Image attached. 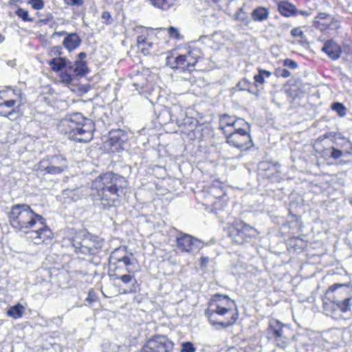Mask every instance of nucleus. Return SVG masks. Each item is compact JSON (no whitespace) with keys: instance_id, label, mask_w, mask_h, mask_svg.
Listing matches in <instances>:
<instances>
[{"instance_id":"1","label":"nucleus","mask_w":352,"mask_h":352,"mask_svg":"<svg viewBox=\"0 0 352 352\" xmlns=\"http://www.w3.org/2000/svg\"><path fill=\"white\" fill-rule=\"evenodd\" d=\"M126 186L124 177L108 172L96 178L91 187L90 195L104 206L111 207L118 200L119 192Z\"/></svg>"},{"instance_id":"2","label":"nucleus","mask_w":352,"mask_h":352,"mask_svg":"<svg viewBox=\"0 0 352 352\" xmlns=\"http://www.w3.org/2000/svg\"><path fill=\"white\" fill-rule=\"evenodd\" d=\"M352 285L336 283L331 285L322 297L323 309L327 315L338 311L345 313L351 309Z\"/></svg>"},{"instance_id":"3","label":"nucleus","mask_w":352,"mask_h":352,"mask_svg":"<svg viewBox=\"0 0 352 352\" xmlns=\"http://www.w3.org/2000/svg\"><path fill=\"white\" fill-rule=\"evenodd\" d=\"M60 130L71 140L79 142H88L93 138L94 124L81 113H76L60 121Z\"/></svg>"},{"instance_id":"4","label":"nucleus","mask_w":352,"mask_h":352,"mask_svg":"<svg viewBox=\"0 0 352 352\" xmlns=\"http://www.w3.org/2000/svg\"><path fill=\"white\" fill-rule=\"evenodd\" d=\"M8 221L16 232L25 234L37 225L38 221H43V217L28 204H15L8 213Z\"/></svg>"},{"instance_id":"5","label":"nucleus","mask_w":352,"mask_h":352,"mask_svg":"<svg viewBox=\"0 0 352 352\" xmlns=\"http://www.w3.org/2000/svg\"><path fill=\"white\" fill-rule=\"evenodd\" d=\"M69 241L74 252L82 255H96L104 245L102 239L89 233H76Z\"/></svg>"},{"instance_id":"6","label":"nucleus","mask_w":352,"mask_h":352,"mask_svg":"<svg viewBox=\"0 0 352 352\" xmlns=\"http://www.w3.org/2000/svg\"><path fill=\"white\" fill-rule=\"evenodd\" d=\"M324 155L339 164H346L352 156V142L344 137L337 138L331 146L324 150Z\"/></svg>"},{"instance_id":"7","label":"nucleus","mask_w":352,"mask_h":352,"mask_svg":"<svg viewBox=\"0 0 352 352\" xmlns=\"http://www.w3.org/2000/svg\"><path fill=\"white\" fill-rule=\"evenodd\" d=\"M258 234L253 227L243 221L235 222L228 228V236L232 241L238 245L252 241Z\"/></svg>"},{"instance_id":"8","label":"nucleus","mask_w":352,"mask_h":352,"mask_svg":"<svg viewBox=\"0 0 352 352\" xmlns=\"http://www.w3.org/2000/svg\"><path fill=\"white\" fill-rule=\"evenodd\" d=\"M67 167V160L63 155H52L38 163L37 171L38 174L56 175L61 174Z\"/></svg>"},{"instance_id":"9","label":"nucleus","mask_w":352,"mask_h":352,"mask_svg":"<svg viewBox=\"0 0 352 352\" xmlns=\"http://www.w3.org/2000/svg\"><path fill=\"white\" fill-rule=\"evenodd\" d=\"M226 136V142L241 151H247L253 146L250 131L247 129H238L236 131H230Z\"/></svg>"},{"instance_id":"10","label":"nucleus","mask_w":352,"mask_h":352,"mask_svg":"<svg viewBox=\"0 0 352 352\" xmlns=\"http://www.w3.org/2000/svg\"><path fill=\"white\" fill-rule=\"evenodd\" d=\"M173 343L166 336L157 335L148 339L141 352H170Z\"/></svg>"},{"instance_id":"11","label":"nucleus","mask_w":352,"mask_h":352,"mask_svg":"<svg viewBox=\"0 0 352 352\" xmlns=\"http://www.w3.org/2000/svg\"><path fill=\"white\" fill-rule=\"evenodd\" d=\"M176 241L177 248L184 252L195 254L204 247L203 242L199 239L185 233H180Z\"/></svg>"},{"instance_id":"12","label":"nucleus","mask_w":352,"mask_h":352,"mask_svg":"<svg viewBox=\"0 0 352 352\" xmlns=\"http://www.w3.org/2000/svg\"><path fill=\"white\" fill-rule=\"evenodd\" d=\"M37 225L39 226L36 229H30L25 234L28 239L31 240L34 243L39 245L46 242L48 240H52L53 237V232L45 225V219L43 217V221H38Z\"/></svg>"},{"instance_id":"13","label":"nucleus","mask_w":352,"mask_h":352,"mask_svg":"<svg viewBox=\"0 0 352 352\" xmlns=\"http://www.w3.org/2000/svg\"><path fill=\"white\" fill-rule=\"evenodd\" d=\"M135 272H127L126 271L114 272L115 279L120 280L125 286L123 293H135L140 289V285L134 276Z\"/></svg>"},{"instance_id":"14","label":"nucleus","mask_w":352,"mask_h":352,"mask_svg":"<svg viewBox=\"0 0 352 352\" xmlns=\"http://www.w3.org/2000/svg\"><path fill=\"white\" fill-rule=\"evenodd\" d=\"M136 259L133 254L128 251L122 256L110 265L111 270L114 272L126 271L127 272H135Z\"/></svg>"},{"instance_id":"15","label":"nucleus","mask_w":352,"mask_h":352,"mask_svg":"<svg viewBox=\"0 0 352 352\" xmlns=\"http://www.w3.org/2000/svg\"><path fill=\"white\" fill-rule=\"evenodd\" d=\"M166 65L173 69H182V71H193L191 65L188 64V58L185 54L177 56H168L166 58Z\"/></svg>"},{"instance_id":"16","label":"nucleus","mask_w":352,"mask_h":352,"mask_svg":"<svg viewBox=\"0 0 352 352\" xmlns=\"http://www.w3.org/2000/svg\"><path fill=\"white\" fill-rule=\"evenodd\" d=\"M284 325L281 324L277 320H272L270 322L269 329L272 333L274 337L276 344L278 347L285 349L286 348L287 341V338L283 335V327Z\"/></svg>"},{"instance_id":"17","label":"nucleus","mask_w":352,"mask_h":352,"mask_svg":"<svg viewBox=\"0 0 352 352\" xmlns=\"http://www.w3.org/2000/svg\"><path fill=\"white\" fill-rule=\"evenodd\" d=\"M278 10L283 16L286 17L295 16L298 14L307 16L310 14L307 10H298L294 4L287 1L278 2Z\"/></svg>"},{"instance_id":"18","label":"nucleus","mask_w":352,"mask_h":352,"mask_svg":"<svg viewBox=\"0 0 352 352\" xmlns=\"http://www.w3.org/2000/svg\"><path fill=\"white\" fill-rule=\"evenodd\" d=\"M16 104L14 100H9L0 103V116L14 120L19 117V113L13 107Z\"/></svg>"},{"instance_id":"19","label":"nucleus","mask_w":352,"mask_h":352,"mask_svg":"<svg viewBox=\"0 0 352 352\" xmlns=\"http://www.w3.org/2000/svg\"><path fill=\"white\" fill-rule=\"evenodd\" d=\"M322 51L333 60H338L342 52L340 46L332 40L327 41L324 43Z\"/></svg>"},{"instance_id":"20","label":"nucleus","mask_w":352,"mask_h":352,"mask_svg":"<svg viewBox=\"0 0 352 352\" xmlns=\"http://www.w3.org/2000/svg\"><path fill=\"white\" fill-rule=\"evenodd\" d=\"M167 113L170 116V121L175 122L179 126L186 124L187 122L184 119L186 112L181 106L173 105Z\"/></svg>"},{"instance_id":"21","label":"nucleus","mask_w":352,"mask_h":352,"mask_svg":"<svg viewBox=\"0 0 352 352\" xmlns=\"http://www.w3.org/2000/svg\"><path fill=\"white\" fill-rule=\"evenodd\" d=\"M238 318V314L237 313H231V317L230 320L227 321H223V322H217L214 320L213 318V312L208 313V320L209 322L216 329H226L230 326H232L237 320Z\"/></svg>"},{"instance_id":"22","label":"nucleus","mask_w":352,"mask_h":352,"mask_svg":"<svg viewBox=\"0 0 352 352\" xmlns=\"http://www.w3.org/2000/svg\"><path fill=\"white\" fill-rule=\"evenodd\" d=\"M48 64L55 72H60L65 67L69 69L73 68L72 63L63 57L54 58L48 62Z\"/></svg>"},{"instance_id":"23","label":"nucleus","mask_w":352,"mask_h":352,"mask_svg":"<svg viewBox=\"0 0 352 352\" xmlns=\"http://www.w3.org/2000/svg\"><path fill=\"white\" fill-rule=\"evenodd\" d=\"M81 38L76 33H69L63 41V45L69 51L74 50L80 45Z\"/></svg>"},{"instance_id":"24","label":"nucleus","mask_w":352,"mask_h":352,"mask_svg":"<svg viewBox=\"0 0 352 352\" xmlns=\"http://www.w3.org/2000/svg\"><path fill=\"white\" fill-rule=\"evenodd\" d=\"M270 16V10L267 8L258 6L254 8L252 13V19L256 22H262L267 20Z\"/></svg>"},{"instance_id":"25","label":"nucleus","mask_w":352,"mask_h":352,"mask_svg":"<svg viewBox=\"0 0 352 352\" xmlns=\"http://www.w3.org/2000/svg\"><path fill=\"white\" fill-rule=\"evenodd\" d=\"M186 57L188 58V64L191 65L193 70L195 69V65L197 63L198 60L202 58V52L200 49L197 47L191 48L186 54Z\"/></svg>"},{"instance_id":"26","label":"nucleus","mask_w":352,"mask_h":352,"mask_svg":"<svg viewBox=\"0 0 352 352\" xmlns=\"http://www.w3.org/2000/svg\"><path fill=\"white\" fill-rule=\"evenodd\" d=\"M73 69L76 75L82 76L88 72L87 63L84 60H75L72 63Z\"/></svg>"},{"instance_id":"27","label":"nucleus","mask_w":352,"mask_h":352,"mask_svg":"<svg viewBox=\"0 0 352 352\" xmlns=\"http://www.w3.org/2000/svg\"><path fill=\"white\" fill-rule=\"evenodd\" d=\"M127 252L126 247H120L118 248L115 249L113 252H111L109 258V265H112L113 263H115L116 261H118L120 260L121 256L124 254H126Z\"/></svg>"},{"instance_id":"28","label":"nucleus","mask_w":352,"mask_h":352,"mask_svg":"<svg viewBox=\"0 0 352 352\" xmlns=\"http://www.w3.org/2000/svg\"><path fill=\"white\" fill-rule=\"evenodd\" d=\"M234 118H231L228 114H223L220 119V129L223 131L225 135L228 134L226 130V127H233L234 125Z\"/></svg>"},{"instance_id":"29","label":"nucleus","mask_w":352,"mask_h":352,"mask_svg":"<svg viewBox=\"0 0 352 352\" xmlns=\"http://www.w3.org/2000/svg\"><path fill=\"white\" fill-rule=\"evenodd\" d=\"M24 311V307L21 304H17L11 307L7 311L8 316L17 319L22 316Z\"/></svg>"},{"instance_id":"30","label":"nucleus","mask_w":352,"mask_h":352,"mask_svg":"<svg viewBox=\"0 0 352 352\" xmlns=\"http://www.w3.org/2000/svg\"><path fill=\"white\" fill-rule=\"evenodd\" d=\"M272 75V73L269 71L258 69V74L255 75L254 78L255 80L256 86L257 84L263 85L265 82V78H269Z\"/></svg>"},{"instance_id":"31","label":"nucleus","mask_w":352,"mask_h":352,"mask_svg":"<svg viewBox=\"0 0 352 352\" xmlns=\"http://www.w3.org/2000/svg\"><path fill=\"white\" fill-rule=\"evenodd\" d=\"M213 312V317L214 314H219L220 316H224L227 314H230L232 312V309L230 306L228 305V307H222L220 305H217L215 309H208L206 311V315L208 317V313Z\"/></svg>"},{"instance_id":"32","label":"nucleus","mask_w":352,"mask_h":352,"mask_svg":"<svg viewBox=\"0 0 352 352\" xmlns=\"http://www.w3.org/2000/svg\"><path fill=\"white\" fill-rule=\"evenodd\" d=\"M151 4L162 10H167L173 3V0H150Z\"/></svg>"},{"instance_id":"33","label":"nucleus","mask_w":352,"mask_h":352,"mask_svg":"<svg viewBox=\"0 0 352 352\" xmlns=\"http://www.w3.org/2000/svg\"><path fill=\"white\" fill-rule=\"evenodd\" d=\"M331 109L335 111L340 117H344L346 114V107L338 102L331 104Z\"/></svg>"},{"instance_id":"34","label":"nucleus","mask_w":352,"mask_h":352,"mask_svg":"<svg viewBox=\"0 0 352 352\" xmlns=\"http://www.w3.org/2000/svg\"><path fill=\"white\" fill-rule=\"evenodd\" d=\"M234 125H233V131H236L238 129H247L250 131V124L241 118H236L234 120Z\"/></svg>"},{"instance_id":"35","label":"nucleus","mask_w":352,"mask_h":352,"mask_svg":"<svg viewBox=\"0 0 352 352\" xmlns=\"http://www.w3.org/2000/svg\"><path fill=\"white\" fill-rule=\"evenodd\" d=\"M110 140L112 142H124L126 139V135L122 131H113L110 133Z\"/></svg>"},{"instance_id":"36","label":"nucleus","mask_w":352,"mask_h":352,"mask_svg":"<svg viewBox=\"0 0 352 352\" xmlns=\"http://www.w3.org/2000/svg\"><path fill=\"white\" fill-rule=\"evenodd\" d=\"M196 348L191 342H184L180 352H195Z\"/></svg>"},{"instance_id":"37","label":"nucleus","mask_w":352,"mask_h":352,"mask_svg":"<svg viewBox=\"0 0 352 352\" xmlns=\"http://www.w3.org/2000/svg\"><path fill=\"white\" fill-rule=\"evenodd\" d=\"M168 33L170 38L177 40H182L183 38V36L179 33L178 30L175 27L170 26L168 28Z\"/></svg>"},{"instance_id":"38","label":"nucleus","mask_w":352,"mask_h":352,"mask_svg":"<svg viewBox=\"0 0 352 352\" xmlns=\"http://www.w3.org/2000/svg\"><path fill=\"white\" fill-rule=\"evenodd\" d=\"M16 13L19 17L25 21H33L32 19L28 17V12L23 8H19Z\"/></svg>"},{"instance_id":"39","label":"nucleus","mask_w":352,"mask_h":352,"mask_svg":"<svg viewBox=\"0 0 352 352\" xmlns=\"http://www.w3.org/2000/svg\"><path fill=\"white\" fill-rule=\"evenodd\" d=\"M234 19L236 21H240L242 24L245 25H248L250 23V19L245 14H235Z\"/></svg>"},{"instance_id":"40","label":"nucleus","mask_w":352,"mask_h":352,"mask_svg":"<svg viewBox=\"0 0 352 352\" xmlns=\"http://www.w3.org/2000/svg\"><path fill=\"white\" fill-rule=\"evenodd\" d=\"M28 3L34 10H41L44 7V3L43 0H30Z\"/></svg>"},{"instance_id":"41","label":"nucleus","mask_w":352,"mask_h":352,"mask_svg":"<svg viewBox=\"0 0 352 352\" xmlns=\"http://www.w3.org/2000/svg\"><path fill=\"white\" fill-rule=\"evenodd\" d=\"M60 78L61 81L67 85L71 84L73 80V78H72L71 74H69L67 72L61 73L60 75Z\"/></svg>"},{"instance_id":"42","label":"nucleus","mask_w":352,"mask_h":352,"mask_svg":"<svg viewBox=\"0 0 352 352\" xmlns=\"http://www.w3.org/2000/svg\"><path fill=\"white\" fill-rule=\"evenodd\" d=\"M291 35L294 38L298 37L301 39L305 38V34L300 28H293L291 30Z\"/></svg>"},{"instance_id":"43","label":"nucleus","mask_w":352,"mask_h":352,"mask_svg":"<svg viewBox=\"0 0 352 352\" xmlns=\"http://www.w3.org/2000/svg\"><path fill=\"white\" fill-rule=\"evenodd\" d=\"M283 65L292 69H295L298 67L297 63L289 58H286L285 60H284Z\"/></svg>"},{"instance_id":"44","label":"nucleus","mask_w":352,"mask_h":352,"mask_svg":"<svg viewBox=\"0 0 352 352\" xmlns=\"http://www.w3.org/2000/svg\"><path fill=\"white\" fill-rule=\"evenodd\" d=\"M101 19L102 20V22L107 25H109L111 23V15L110 12L107 11H104L102 13Z\"/></svg>"},{"instance_id":"45","label":"nucleus","mask_w":352,"mask_h":352,"mask_svg":"<svg viewBox=\"0 0 352 352\" xmlns=\"http://www.w3.org/2000/svg\"><path fill=\"white\" fill-rule=\"evenodd\" d=\"M40 21L43 23H47L53 19V15L50 12H47L45 14L39 15Z\"/></svg>"},{"instance_id":"46","label":"nucleus","mask_w":352,"mask_h":352,"mask_svg":"<svg viewBox=\"0 0 352 352\" xmlns=\"http://www.w3.org/2000/svg\"><path fill=\"white\" fill-rule=\"evenodd\" d=\"M51 54L52 55L58 56L60 57V56L63 54L62 47L59 45L53 47L51 49Z\"/></svg>"},{"instance_id":"47","label":"nucleus","mask_w":352,"mask_h":352,"mask_svg":"<svg viewBox=\"0 0 352 352\" xmlns=\"http://www.w3.org/2000/svg\"><path fill=\"white\" fill-rule=\"evenodd\" d=\"M145 83L143 81L138 80V79L135 80L133 82V86L137 90H142L144 87Z\"/></svg>"},{"instance_id":"48","label":"nucleus","mask_w":352,"mask_h":352,"mask_svg":"<svg viewBox=\"0 0 352 352\" xmlns=\"http://www.w3.org/2000/svg\"><path fill=\"white\" fill-rule=\"evenodd\" d=\"M146 43V38L144 35L138 36L137 38V43L138 45V47L141 50V47L144 46L145 43Z\"/></svg>"},{"instance_id":"49","label":"nucleus","mask_w":352,"mask_h":352,"mask_svg":"<svg viewBox=\"0 0 352 352\" xmlns=\"http://www.w3.org/2000/svg\"><path fill=\"white\" fill-rule=\"evenodd\" d=\"M65 3L68 5L80 6L84 3V0H65Z\"/></svg>"},{"instance_id":"50","label":"nucleus","mask_w":352,"mask_h":352,"mask_svg":"<svg viewBox=\"0 0 352 352\" xmlns=\"http://www.w3.org/2000/svg\"><path fill=\"white\" fill-rule=\"evenodd\" d=\"M152 47V43L147 42L145 43L144 46L141 47V51L144 54L148 52V49Z\"/></svg>"},{"instance_id":"51","label":"nucleus","mask_w":352,"mask_h":352,"mask_svg":"<svg viewBox=\"0 0 352 352\" xmlns=\"http://www.w3.org/2000/svg\"><path fill=\"white\" fill-rule=\"evenodd\" d=\"M280 76L283 78H287L291 76V72L287 69L280 70Z\"/></svg>"},{"instance_id":"52","label":"nucleus","mask_w":352,"mask_h":352,"mask_svg":"<svg viewBox=\"0 0 352 352\" xmlns=\"http://www.w3.org/2000/svg\"><path fill=\"white\" fill-rule=\"evenodd\" d=\"M209 259L206 256H202L200 258V265L201 267H206L208 263Z\"/></svg>"},{"instance_id":"53","label":"nucleus","mask_w":352,"mask_h":352,"mask_svg":"<svg viewBox=\"0 0 352 352\" xmlns=\"http://www.w3.org/2000/svg\"><path fill=\"white\" fill-rule=\"evenodd\" d=\"M217 297H223V299H226L228 301H229L230 302H231L232 304H233L234 305H235V302L234 300H230V298L228 297V296L227 295H223V296H221L219 294H217L214 295V298H217Z\"/></svg>"},{"instance_id":"54","label":"nucleus","mask_w":352,"mask_h":352,"mask_svg":"<svg viewBox=\"0 0 352 352\" xmlns=\"http://www.w3.org/2000/svg\"><path fill=\"white\" fill-rule=\"evenodd\" d=\"M245 84H249V82L247 80H243V81L239 82L238 87H239V89L241 90H245V87L243 86Z\"/></svg>"},{"instance_id":"55","label":"nucleus","mask_w":352,"mask_h":352,"mask_svg":"<svg viewBox=\"0 0 352 352\" xmlns=\"http://www.w3.org/2000/svg\"><path fill=\"white\" fill-rule=\"evenodd\" d=\"M329 16H330L329 14L325 12H320L318 14L317 18L319 19H324Z\"/></svg>"},{"instance_id":"56","label":"nucleus","mask_w":352,"mask_h":352,"mask_svg":"<svg viewBox=\"0 0 352 352\" xmlns=\"http://www.w3.org/2000/svg\"><path fill=\"white\" fill-rule=\"evenodd\" d=\"M68 33H67V32L65 31H62V32H55L53 33L52 37H54L55 36H63V35H66Z\"/></svg>"},{"instance_id":"57","label":"nucleus","mask_w":352,"mask_h":352,"mask_svg":"<svg viewBox=\"0 0 352 352\" xmlns=\"http://www.w3.org/2000/svg\"><path fill=\"white\" fill-rule=\"evenodd\" d=\"M78 56L80 58L79 60H82L83 58L87 57V54L85 52H80L78 54Z\"/></svg>"},{"instance_id":"58","label":"nucleus","mask_w":352,"mask_h":352,"mask_svg":"<svg viewBox=\"0 0 352 352\" xmlns=\"http://www.w3.org/2000/svg\"><path fill=\"white\" fill-rule=\"evenodd\" d=\"M236 14H245V12H244V10H243V8L242 7H241V8H239L237 10V11H236Z\"/></svg>"},{"instance_id":"59","label":"nucleus","mask_w":352,"mask_h":352,"mask_svg":"<svg viewBox=\"0 0 352 352\" xmlns=\"http://www.w3.org/2000/svg\"><path fill=\"white\" fill-rule=\"evenodd\" d=\"M4 40H5L4 36H3L2 34H0V43L3 42Z\"/></svg>"},{"instance_id":"60","label":"nucleus","mask_w":352,"mask_h":352,"mask_svg":"<svg viewBox=\"0 0 352 352\" xmlns=\"http://www.w3.org/2000/svg\"><path fill=\"white\" fill-rule=\"evenodd\" d=\"M265 165H266V164H265V163H264V162L261 163V164H260V167H261V168H262V167L263 166V168H264V169H266V168L265 167Z\"/></svg>"},{"instance_id":"61","label":"nucleus","mask_w":352,"mask_h":352,"mask_svg":"<svg viewBox=\"0 0 352 352\" xmlns=\"http://www.w3.org/2000/svg\"><path fill=\"white\" fill-rule=\"evenodd\" d=\"M86 300H87V301H89V302H91L92 300L91 299V297L88 296V297L86 298Z\"/></svg>"},{"instance_id":"62","label":"nucleus","mask_w":352,"mask_h":352,"mask_svg":"<svg viewBox=\"0 0 352 352\" xmlns=\"http://www.w3.org/2000/svg\"><path fill=\"white\" fill-rule=\"evenodd\" d=\"M214 3H218L220 0H212Z\"/></svg>"},{"instance_id":"63","label":"nucleus","mask_w":352,"mask_h":352,"mask_svg":"<svg viewBox=\"0 0 352 352\" xmlns=\"http://www.w3.org/2000/svg\"><path fill=\"white\" fill-rule=\"evenodd\" d=\"M137 78H143V77H142V76H138V77H137Z\"/></svg>"},{"instance_id":"64","label":"nucleus","mask_w":352,"mask_h":352,"mask_svg":"<svg viewBox=\"0 0 352 352\" xmlns=\"http://www.w3.org/2000/svg\"><path fill=\"white\" fill-rule=\"evenodd\" d=\"M350 204H352V199L350 200Z\"/></svg>"}]
</instances>
